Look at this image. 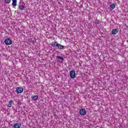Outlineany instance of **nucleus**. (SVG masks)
<instances>
[{"label": "nucleus", "mask_w": 128, "mask_h": 128, "mask_svg": "<svg viewBox=\"0 0 128 128\" xmlns=\"http://www.w3.org/2000/svg\"><path fill=\"white\" fill-rule=\"evenodd\" d=\"M18 8L20 10H24V9L26 8V6H24V5L22 4V3L20 4Z\"/></svg>", "instance_id": "nucleus-7"}, {"label": "nucleus", "mask_w": 128, "mask_h": 128, "mask_svg": "<svg viewBox=\"0 0 128 128\" xmlns=\"http://www.w3.org/2000/svg\"><path fill=\"white\" fill-rule=\"evenodd\" d=\"M12 2V0H5L6 4H10Z\"/></svg>", "instance_id": "nucleus-16"}, {"label": "nucleus", "mask_w": 128, "mask_h": 128, "mask_svg": "<svg viewBox=\"0 0 128 128\" xmlns=\"http://www.w3.org/2000/svg\"><path fill=\"white\" fill-rule=\"evenodd\" d=\"M56 58H60V60H64V58L60 56H56Z\"/></svg>", "instance_id": "nucleus-15"}, {"label": "nucleus", "mask_w": 128, "mask_h": 128, "mask_svg": "<svg viewBox=\"0 0 128 128\" xmlns=\"http://www.w3.org/2000/svg\"><path fill=\"white\" fill-rule=\"evenodd\" d=\"M118 32V28H114L112 29V34H116Z\"/></svg>", "instance_id": "nucleus-8"}, {"label": "nucleus", "mask_w": 128, "mask_h": 128, "mask_svg": "<svg viewBox=\"0 0 128 128\" xmlns=\"http://www.w3.org/2000/svg\"><path fill=\"white\" fill-rule=\"evenodd\" d=\"M22 127V123L16 122L14 124L13 128H20Z\"/></svg>", "instance_id": "nucleus-5"}, {"label": "nucleus", "mask_w": 128, "mask_h": 128, "mask_svg": "<svg viewBox=\"0 0 128 128\" xmlns=\"http://www.w3.org/2000/svg\"><path fill=\"white\" fill-rule=\"evenodd\" d=\"M12 102H13V101L12 100H10V102H9V103L8 105V108H12Z\"/></svg>", "instance_id": "nucleus-13"}, {"label": "nucleus", "mask_w": 128, "mask_h": 128, "mask_svg": "<svg viewBox=\"0 0 128 128\" xmlns=\"http://www.w3.org/2000/svg\"><path fill=\"white\" fill-rule=\"evenodd\" d=\"M120 128H122V124H120Z\"/></svg>", "instance_id": "nucleus-17"}, {"label": "nucleus", "mask_w": 128, "mask_h": 128, "mask_svg": "<svg viewBox=\"0 0 128 128\" xmlns=\"http://www.w3.org/2000/svg\"><path fill=\"white\" fill-rule=\"evenodd\" d=\"M70 77L71 78H76V72L72 70L70 72Z\"/></svg>", "instance_id": "nucleus-3"}, {"label": "nucleus", "mask_w": 128, "mask_h": 128, "mask_svg": "<svg viewBox=\"0 0 128 128\" xmlns=\"http://www.w3.org/2000/svg\"><path fill=\"white\" fill-rule=\"evenodd\" d=\"M58 44L56 42H53L51 44L52 46H54L55 48H56V47L57 48Z\"/></svg>", "instance_id": "nucleus-10"}, {"label": "nucleus", "mask_w": 128, "mask_h": 128, "mask_svg": "<svg viewBox=\"0 0 128 128\" xmlns=\"http://www.w3.org/2000/svg\"><path fill=\"white\" fill-rule=\"evenodd\" d=\"M116 8V5L114 4H111L110 6V10H114V8Z\"/></svg>", "instance_id": "nucleus-12"}, {"label": "nucleus", "mask_w": 128, "mask_h": 128, "mask_svg": "<svg viewBox=\"0 0 128 128\" xmlns=\"http://www.w3.org/2000/svg\"><path fill=\"white\" fill-rule=\"evenodd\" d=\"M57 48H58V50H64L66 46H62L60 44H58V45H57Z\"/></svg>", "instance_id": "nucleus-9"}, {"label": "nucleus", "mask_w": 128, "mask_h": 128, "mask_svg": "<svg viewBox=\"0 0 128 128\" xmlns=\"http://www.w3.org/2000/svg\"><path fill=\"white\" fill-rule=\"evenodd\" d=\"M4 43L6 46H10L12 44V41L10 38H7L5 40Z\"/></svg>", "instance_id": "nucleus-1"}, {"label": "nucleus", "mask_w": 128, "mask_h": 128, "mask_svg": "<svg viewBox=\"0 0 128 128\" xmlns=\"http://www.w3.org/2000/svg\"><path fill=\"white\" fill-rule=\"evenodd\" d=\"M95 24L96 26H98V24H100V20H96L95 21Z\"/></svg>", "instance_id": "nucleus-14"}, {"label": "nucleus", "mask_w": 128, "mask_h": 128, "mask_svg": "<svg viewBox=\"0 0 128 128\" xmlns=\"http://www.w3.org/2000/svg\"><path fill=\"white\" fill-rule=\"evenodd\" d=\"M32 100L33 102H36L38 100V95H34L32 97Z\"/></svg>", "instance_id": "nucleus-6"}, {"label": "nucleus", "mask_w": 128, "mask_h": 128, "mask_svg": "<svg viewBox=\"0 0 128 128\" xmlns=\"http://www.w3.org/2000/svg\"><path fill=\"white\" fill-rule=\"evenodd\" d=\"M80 114L81 116H86V111L84 108H81L80 110Z\"/></svg>", "instance_id": "nucleus-4"}, {"label": "nucleus", "mask_w": 128, "mask_h": 128, "mask_svg": "<svg viewBox=\"0 0 128 128\" xmlns=\"http://www.w3.org/2000/svg\"><path fill=\"white\" fill-rule=\"evenodd\" d=\"M12 6H16V0H12Z\"/></svg>", "instance_id": "nucleus-11"}, {"label": "nucleus", "mask_w": 128, "mask_h": 128, "mask_svg": "<svg viewBox=\"0 0 128 128\" xmlns=\"http://www.w3.org/2000/svg\"><path fill=\"white\" fill-rule=\"evenodd\" d=\"M17 94H22L24 92V88L22 86L17 87L16 89Z\"/></svg>", "instance_id": "nucleus-2"}]
</instances>
